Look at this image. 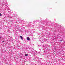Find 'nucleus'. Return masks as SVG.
<instances>
[{
    "instance_id": "f257e3e1",
    "label": "nucleus",
    "mask_w": 65,
    "mask_h": 65,
    "mask_svg": "<svg viewBox=\"0 0 65 65\" xmlns=\"http://www.w3.org/2000/svg\"><path fill=\"white\" fill-rule=\"evenodd\" d=\"M27 40H30V38L28 37L27 38Z\"/></svg>"
},
{
    "instance_id": "f03ea898",
    "label": "nucleus",
    "mask_w": 65,
    "mask_h": 65,
    "mask_svg": "<svg viewBox=\"0 0 65 65\" xmlns=\"http://www.w3.org/2000/svg\"><path fill=\"white\" fill-rule=\"evenodd\" d=\"M20 37L22 39H23V37H22V36H20Z\"/></svg>"
},
{
    "instance_id": "7ed1b4c3",
    "label": "nucleus",
    "mask_w": 65,
    "mask_h": 65,
    "mask_svg": "<svg viewBox=\"0 0 65 65\" xmlns=\"http://www.w3.org/2000/svg\"><path fill=\"white\" fill-rule=\"evenodd\" d=\"M25 56H28V54H26L25 55Z\"/></svg>"
},
{
    "instance_id": "20e7f679",
    "label": "nucleus",
    "mask_w": 65,
    "mask_h": 65,
    "mask_svg": "<svg viewBox=\"0 0 65 65\" xmlns=\"http://www.w3.org/2000/svg\"><path fill=\"white\" fill-rule=\"evenodd\" d=\"M2 16V14L1 13H0V17H1Z\"/></svg>"
},
{
    "instance_id": "39448f33",
    "label": "nucleus",
    "mask_w": 65,
    "mask_h": 65,
    "mask_svg": "<svg viewBox=\"0 0 65 65\" xmlns=\"http://www.w3.org/2000/svg\"><path fill=\"white\" fill-rule=\"evenodd\" d=\"M3 42H4V41H3Z\"/></svg>"
},
{
    "instance_id": "423d86ee",
    "label": "nucleus",
    "mask_w": 65,
    "mask_h": 65,
    "mask_svg": "<svg viewBox=\"0 0 65 65\" xmlns=\"http://www.w3.org/2000/svg\"><path fill=\"white\" fill-rule=\"evenodd\" d=\"M0 38H1L0 37Z\"/></svg>"
}]
</instances>
